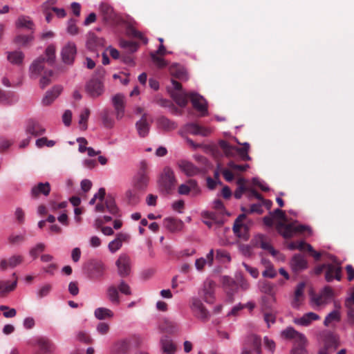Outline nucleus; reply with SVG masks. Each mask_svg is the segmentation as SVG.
<instances>
[{
    "label": "nucleus",
    "instance_id": "obj_1",
    "mask_svg": "<svg viewBox=\"0 0 354 354\" xmlns=\"http://www.w3.org/2000/svg\"><path fill=\"white\" fill-rule=\"evenodd\" d=\"M46 57L41 56L35 60L30 67V71L32 75L37 76L42 75L39 81L40 87L44 89L51 82V77L53 75L52 69L46 68V64L52 66L55 59V46L53 44L49 45L45 50Z\"/></svg>",
    "mask_w": 354,
    "mask_h": 354
},
{
    "label": "nucleus",
    "instance_id": "obj_2",
    "mask_svg": "<svg viewBox=\"0 0 354 354\" xmlns=\"http://www.w3.org/2000/svg\"><path fill=\"white\" fill-rule=\"evenodd\" d=\"M106 192L104 188H100L98 192L96 193L93 197L90 200L89 204L93 205L95 204L96 200H99L95 207L97 212H108L111 214L115 216L118 213V208L115 204V199L111 195L105 197Z\"/></svg>",
    "mask_w": 354,
    "mask_h": 354
},
{
    "label": "nucleus",
    "instance_id": "obj_3",
    "mask_svg": "<svg viewBox=\"0 0 354 354\" xmlns=\"http://www.w3.org/2000/svg\"><path fill=\"white\" fill-rule=\"evenodd\" d=\"M158 183L162 192L167 194H170L177 183L173 169L169 167H165L159 176Z\"/></svg>",
    "mask_w": 354,
    "mask_h": 354
},
{
    "label": "nucleus",
    "instance_id": "obj_4",
    "mask_svg": "<svg viewBox=\"0 0 354 354\" xmlns=\"http://www.w3.org/2000/svg\"><path fill=\"white\" fill-rule=\"evenodd\" d=\"M276 229L277 232L286 239L292 237L295 233L310 232V228L308 226L297 224L296 222L289 224H286L283 222H278L276 225Z\"/></svg>",
    "mask_w": 354,
    "mask_h": 354
},
{
    "label": "nucleus",
    "instance_id": "obj_5",
    "mask_svg": "<svg viewBox=\"0 0 354 354\" xmlns=\"http://www.w3.org/2000/svg\"><path fill=\"white\" fill-rule=\"evenodd\" d=\"M242 145V147L239 148L232 147L226 141L222 140L220 142V147L227 156H233L236 153L240 156L242 160L249 161L251 160V157L248 155L250 145L248 142H244Z\"/></svg>",
    "mask_w": 354,
    "mask_h": 354
},
{
    "label": "nucleus",
    "instance_id": "obj_6",
    "mask_svg": "<svg viewBox=\"0 0 354 354\" xmlns=\"http://www.w3.org/2000/svg\"><path fill=\"white\" fill-rule=\"evenodd\" d=\"M104 91V82L98 77H92L86 83L85 92L92 99L100 97Z\"/></svg>",
    "mask_w": 354,
    "mask_h": 354
},
{
    "label": "nucleus",
    "instance_id": "obj_7",
    "mask_svg": "<svg viewBox=\"0 0 354 354\" xmlns=\"http://www.w3.org/2000/svg\"><path fill=\"white\" fill-rule=\"evenodd\" d=\"M147 167L146 162L142 161L140 170L133 178V188L138 192H145L148 186L149 178L147 173Z\"/></svg>",
    "mask_w": 354,
    "mask_h": 354
},
{
    "label": "nucleus",
    "instance_id": "obj_8",
    "mask_svg": "<svg viewBox=\"0 0 354 354\" xmlns=\"http://www.w3.org/2000/svg\"><path fill=\"white\" fill-rule=\"evenodd\" d=\"M261 354V339L256 335H250L245 339L242 348L241 354Z\"/></svg>",
    "mask_w": 354,
    "mask_h": 354
},
{
    "label": "nucleus",
    "instance_id": "obj_9",
    "mask_svg": "<svg viewBox=\"0 0 354 354\" xmlns=\"http://www.w3.org/2000/svg\"><path fill=\"white\" fill-rule=\"evenodd\" d=\"M118 274L121 277H128L131 270V259L126 254H121L115 261Z\"/></svg>",
    "mask_w": 354,
    "mask_h": 354
},
{
    "label": "nucleus",
    "instance_id": "obj_10",
    "mask_svg": "<svg viewBox=\"0 0 354 354\" xmlns=\"http://www.w3.org/2000/svg\"><path fill=\"white\" fill-rule=\"evenodd\" d=\"M334 263H327L325 271V279L328 282L333 279L340 281L342 279V267L339 263L336 262V259L333 258Z\"/></svg>",
    "mask_w": 354,
    "mask_h": 354
},
{
    "label": "nucleus",
    "instance_id": "obj_11",
    "mask_svg": "<svg viewBox=\"0 0 354 354\" xmlns=\"http://www.w3.org/2000/svg\"><path fill=\"white\" fill-rule=\"evenodd\" d=\"M100 13L105 21L111 24H117L120 21L119 15L113 8L106 3H102L100 6Z\"/></svg>",
    "mask_w": 354,
    "mask_h": 354
},
{
    "label": "nucleus",
    "instance_id": "obj_12",
    "mask_svg": "<svg viewBox=\"0 0 354 354\" xmlns=\"http://www.w3.org/2000/svg\"><path fill=\"white\" fill-rule=\"evenodd\" d=\"M77 54V48L73 42H68L63 46L61 55L64 64L72 65Z\"/></svg>",
    "mask_w": 354,
    "mask_h": 354
},
{
    "label": "nucleus",
    "instance_id": "obj_13",
    "mask_svg": "<svg viewBox=\"0 0 354 354\" xmlns=\"http://www.w3.org/2000/svg\"><path fill=\"white\" fill-rule=\"evenodd\" d=\"M245 214H240L234 221L233 225V232L236 236L243 240H248L249 239L248 228L242 223L245 219Z\"/></svg>",
    "mask_w": 354,
    "mask_h": 354
},
{
    "label": "nucleus",
    "instance_id": "obj_14",
    "mask_svg": "<svg viewBox=\"0 0 354 354\" xmlns=\"http://www.w3.org/2000/svg\"><path fill=\"white\" fill-rule=\"evenodd\" d=\"M190 306L192 311L198 319L203 321H205L208 319L209 315V312L199 299L192 298Z\"/></svg>",
    "mask_w": 354,
    "mask_h": 354
},
{
    "label": "nucleus",
    "instance_id": "obj_15",
    "mask_svg": "<svg viewBox=\"0 0 354 354\" xmlns=\"http://www.w3.org/2000/svg\"><path fill=\"white\" fill-rule=\"evenodd\" d=\"M190 306L192 311L198 319L203 321H205L208 319L209 315V312L199 299L192 298Z\"/></svg>",
    "mask_w": 354,
    "mask_h": 354
},
{
    "label": "nucleus",
    "instance_id": "obj_16",
    "mask_svg": "<svg viewBox=\"0 0 354 354\" xmlns=\"http://www.w3.org/2000/svg\"><path fill=\"white\" fill-rule=\"evenodd\" d=\"M189 99L195 109L205 115L207 113V102L204 97L196 93H189Z\"/></svg>",
    "mask_w": 354,
    "mask_h": 354
},
{
    "label": "nucleus",
    "instance_id": "obj_17",
    "mask_svg": "<svg viewBox=\"0 0 354 354\" xmlns=\"http://www.w3.org/2000/svg\"><path fill=\"white\" fill-rule=\"evenodd\" d=\"M281 335L286 339H293L297 344L296 346H305L306 342V337L292 327L287 328L283 330Z\"/></svg>",
    "mask_w": 354,
    "mask_h": 354
},
{
    "label": "nucleus",
    "instance_id": "obj_18",
    "mask_svg": "<svg viewBox=\"0 0 354 354\" xmlns=\"http://www.w3.org/2000/svg\"><path fill=\"white\" fill-rule=\"evenodd\" d=\"M112 104L115 111L117 120H121L124 115V96L121 93H117L112 97Z\"/></svg>",
    "mask_w": 354,
    "mask_h": 354
},
{
    "label": "nucleus",
    "instance_id": "obj_19",
    "mask_svg": "<svg viewBox=\"0 0 354 354\" xmlns=\"http://www.w3.org/2000/svg\"><path fill=\"white\" fill-rule=\"evenodd\" d=\"M200 192L198 183L194 179L187 180L185 183L181 184L178 189V192L180 195H188L190 192H192L194 195H197Z\"/></svg>",
    "mask_w": 354,
    "mask_h": 354
},
{
    "label": "nucleus",
    "instance_id": "obj_20",
    "mask_svg": "<svg viewBox=\"0 0 354 354\" xmlns=\"http://www.w3.org/2000/svg\"><path fill=\"white\" fill-rule=\"evenodd\" d=\"M50 192V185L49 183H39L32 187L30 194L32 198H38L41 195L48 196Z\"/></svg>",
    "mask_w": 354,
    "mask_h": 354
},
{
    "label": "nucleus",
    "instance_id": "obj_21",
    "mask_svg": "<svg viewBox=\"0 0 354 354\" xmlns=\"http://www.w3.org/2000/svg\"><path fill=\"white\" fill-rule=\"evenodd\" d=\"M179 169L187 176H193L197 175L200 172V169L193 163L185 160H180L177 162Z\"/></svg>",
    "mask_w": 354,
    "mask_h": 354
},
{
    "label": "nucleus",
    "instance_id": "obj_22",
    "mask_svg": "<svg viewBox=\"0 0 354 354\" xmlns=\"http://www.w3.org/2000/svg\"><path fill=\"white\" fill-rule=\"evenodd\" d=\"M104 264L100 261H94L91 264L90 275L93 279H100L105 272Z\"/></svg>",
    "mask_w": 354,
    "mask_h": 354
},
{
    "label": "nucleus",
    "instance_id": "obj_23",
    "mask_svg": "<svg viewBox=\"0 0 354 354\" xmlns=\"http://www.w3.org/2000/svg\"><path fill=\"white\" fill-rule=\"evenodd\" d=\"M290 266L295 272H299L307 268V261L304 257L300 254H295L291 261Z\"/></svg>",
    "mask_w": 354,
    "mask_h": 354
},
{
    "label": "nucleus",
    "instance_id": "obj_24",
    "mask_svg": "<svg viewBox=\"0 0 354 354\" xmlns=\"http://www.w3.org/2000/svg\"><path fill=\"white\" fill-rule=\"evenodd\" d=\"M62 87L57 85L53 87L50 91H48L44 96L41 103L44 106L50 105L62 93Z\"/></svg>",
    "mask_w": 354,
    "mask_h": 354
},
{
    "label": "nucleus",
    "instance_id": "obj_25",
    "mask_svg": "<svg viewBox=\"0 0 354 354\" xmlns=\"http://www.w3.org/2000/svg\"><path fill=\"white\" fill-rule=\"evenodd\" d=\"M255 245L261 248L268 250L272 255L275 256L277 252L273 248L268 241V237L263 234H258L255 239Z\"/></svg>",
    "mask_w": 354,
    "mask_h": 354
},
{
    "label": "nucleus",
    "instance_id": "obj_26",
    "mask_svg": "<svg viewBox=\"0 0 354 354\" xmlns=\"http://www.w3.org/2000/svg\"><path fill=\"white\" fill-rule=\"evenodd\" d=\"M26 132L28 134L38 136L44 133L45 129L43 128L37 122L33 120H29L26 125Z\"/></svg>",
    "mask_w": 354,
    "mask_h": 354
},
{
    "label": "nucleus",
    "instance_id": "obj_27",
    "mask_svg": "<svg viewBox=\"0 0 354 354\" xmlns=\"http://www.w3.org/2000/svg\"><path fill=\"white\" fill-rule=\"evenodd\" d=\"M165 227L171 232H179L183 229L182 221L174 218H166L163 221Z\"/></svg>",
    "mask_w": 354,
    "mask_h": 354
},
{
    "label": "nucleus",
    "instance_id": "obj_28",
    "mask_svg": "<svg viewBox=\"0 0 354 354\" xmlns=\"http://www.w3.org/2000/svg\"><path fill=\"white\" fill-rule=\"evenodd\" d=\"M15 26L17 28L31 30L32 32H33L35 28V24L30 17L24 15H21L18 17L15 21Z\"/></svg>",
    "mask_w": 354,
    "mask_h": 354
},
{
    "label": "nucleus",
    "instance_id": "obj_29",
    "mask_svg": "<svg viewBox=\"0 0 354 354\" xmlns=\"http://www.w3.org/2000/svg\"><path fill=\"white\" fill-rule=\"evenodd\" d=\"M23 261V257L21 255H14L8 259H2L0 262V269L6 270L8 267L15 268Z\"/></svg>",
    "mask_w": 354,
    "mask_h": 354
},
{
    "label": "nucleus",
    "instance_id": "obj_30",
    "mask_svg": "<svg viewBox=\"0 0 354 354\" xmlns=\"http://www.w3.org/2000/svg\"><path fill=\"white\" fill-rule=\"evenodd\" d=\"M160 345L163 354H174L176 351V345L167 335L160 339Z\"/></svg>",
    "mask_w": 354,
    "mask_h": 354
},
{
    "label": "nucleus",
    "instance_id": "obj_31",
    "mask_svg": "<svg viewBox=\"0 0 354 354\" xmlns=\"http://www.w3.org/2000/svg\"><path fill=\"white\" fill-rule=\"evenodd\" d=\"M171 95L176 103L180 107H185L188 102L189 93L185 91H172Z\"/></svg>",
    "mask_w": 354,
    "mask_h": 354
},
{
    "label": "nucleus",
    "instance_id": "obj_32",
    "mask_svg": "<svg viewBox=\"0 0 354 354\" xmlns=\"http://www.w3.org/2000/svg\"><path fill=\"white\" fill-rule=\"evenodd\" d=\"M214 251L213 249H212L207 254L206 259L203 257L197 259L195 261L196 268L199 271H202L206 264H208L209 266H212L214 261Z\"/></svg>",
    "mask_w": 354,
    "mask_h": 354
},
{
    "label": "nucleus",
    "instance_id": "obj_33",
    "mask_svg": "<svg viewBox=\"0 0 354 354\" xmlns=\"http://www.w3.org/2000/svg\"><path fill=\"white\" fill-rule=\"evenodd\" d=\"M159 328L162 332L170 334H173L178 330L177 323L168 319H163L160 324Z\"/></svg>",
    "mask_w": 354,
    "mask_h": 354
},
{
    "label": "nucleus",
    "instance_id": "obj_34",
    "mask_svg": "<svg viewBox=\"0 0 354 354\" xmlns=\"http://www.w3.org/2000/svg\"><path fill=\"white\" fill-rule=\"evenodd\" d=\"M157 125L158 128L166 131H170L177 128V124L175 122L170 120L165 116H161L157 120Z\"/></svg>",
    "mask_w": 354,
    "mask_h": 354
},
{
    "label": "nucleus",
    "instance_id": "obj_35",
    "mask_svg": "<svg viewBox=\"0 0 354 354\" xmlns=\"http://www.w3.org/2000/svg\"><path fill=\"white\" fill-rule=\"evenodd\" d=\"M333 291L330 286H326L320 292L319 295L315 298V302L317 305H321L327 302L333 297Z\"/></svg>",
    "mask_w": 354,
    "mask_h": 354
},
{
    "label": "nucleus",
    "instance_id": "obj_36",
    "mask_svg": "<svg viewBox=\"0 0 354 354\" xmlns=\"http://www.w3.org/2000/svg\"><path fill=\"white\" fill-rule=\"evenodd\" d=\"M187 130L191 134L201 135L203 136H207L211 133V131L209 129L203 127L195 123L187 124Z\"/></svg>",
    "mask_w": 354,
    "mask_h": 354
},
{
    "label": "nucleus",
    "instance_id": "obj_37",
    "mask_svg": "<svg viewBox=\"0 0 354 354\" xmlns=\"http://www.w3.org/2000/svg\"><path fill=\"white\" fill-rule=\"evenodd\" d=\"M320 317L313 312L304 314L301 317L295 320V323L301 326H307L313 321L319 320Z\"/></svg>",
    "mask_w": 354,
    "mask_h": 354
},
{
    "label": "nucleus",
    "instance_id": "obj_38",
    "mask_svg": "<svg viewBox=\"0 0 354 354\" xmlns=\"http://www.w3.org/2000/svg\"><path fill=\"white\" fill-rule=\"evenodd\" d=\"M136 126L140 137L143 138L147 136L149 131V124L145 115L136 122Z\"/></svg>",
    "mask_w": 354,
    "mask_h": 354
},
{
    "label": "nucleus",
    "instance_id": "obj_39",
    "mask_svg": "<svg viewBox=\"0 0 354 354\" xmlns=\"http://www.w3.org/2000/svg\"><path fill=\"white\" fill-rule=\"evenodd\" d=\"M7 54V59L11 64L19 66L23 63L24 54L21 51L15 50Z\"/></svg>",
    "mask_w": 354,
    "mask_h": 354
},
{
    "label": "nucleus",
    "instance_id": "obj_40",
    "mask_svg": "<svg viewBox=\"0 0 354 354\" xmlns=\"http://www.w3.org/2000/svg\"><path fill=\"white\" fill-rule=\"evenodd\" d=\"M304 288V283H299L297 285L295 291L293 300L292 301V306L294 308H298L299 306L300 302L303 298Z\"/></svg>",
    "mask_w": 354,
    "mask_h": 354
},
{
    "label": "nucleus",
    "instance_id": "obj_41",
    "mask_svg": "<svg viewBox=\"0 0 354 354\" xmlns=\"http://www.w3.org/2000/svg\"><path fill=\"white\" fill-rule=\"evenodd\" d=\"M106 295L109 300L114 305H119L120 303L118 290L116 286H110L106 290Z\"/></svg>",
    "mask_w": 354,
    "mask_h": 354
},
{
    "label": "nucleus",
    "instance_id": "obj_42",
    "mask_svg": "<svg viewBox=\"0 0 354 354\" xmlns=\"http://www.w3.org/2000/svg\"><path fill=\"white\" fill-rule=\"evenodd\" d=\"M171 75L178 79H183L186 77V71L183 66L178 64H173L169 66Z\"/></svg>",
    "mask_w": 354,
    "mask_h": 354
},
{
    "label": "nucleus",
    "instance_id": "obj_43",
    "mask_svg": "<svg viewBox=\"0 0 354 354\" xmlns=\"http://www.w3.org/2000/svg\"><path fill=\"white\" fill-rule=\"evenodd\" d=\"M126 33L128 36L132 37L134 38H137L142 41L144 44H147L148 39L140 31L136 30L131 25L127 26L126 28Z\"/></svg>",
    "mask_w": 354,
    "mask_h": 354
},
{
    "label": "nucleus",
    "instance_id": "obj_44",
    "mask_svg": "<svg viewBox=\"0 0 354 354\" xmlns=\"http://www.w3.org/2000/svg\"><path fill=\"white\" fill-rule=\"evenodd\" d=\"M214 283L210 281L203 289V299L207 303L212 304L214 301Z\"/></svg>",
    "mask_w": 354,
    "mask_h": 354
},
{
    "label": "nucleus",
    "instance_id": "obj_45",
    "mask_svg": "<svg viewBox=\"0 0 354 354\" xmlns=\"http://www.w3.org/2000/svg\"><path fill=\"white\" fill-rule=\"evenodd\" d=\"M17 286V280L13 282L9 281L0 282V297L6 296L8 292L15 289Z\"/></svg>",
    "mask_w": 354,
    "mask_h": 354
},
{
    "label": "nucleus",
    "instance_id": "obj_46",
    "mask_svg": "<svg viewBox=\"0 0 354 354\" xmlns=\"http://www.w3.org/2000/svg\"><path fill=\"white\" fill-rule=\"evenodd\" d=\"M223 283L225 290L228 294L232 295L238 289V284L230 277H224Z\"/></svg>",
    "mask_w": 354,
    "mask_h": 354
},
{
    "label": "nucleus",
    "instance_id": "obj_47",
    "mask_svg": "<svg viewBox=\"0 0 354 354\" xmlns=\"http://www.w3.org/2000/svg\"><path fill=\"white\" fill-rule=\"evenodd\" d=\"M34 39V37L32 34L25 35H18L15 37L14 39V42L15 44L19 46L26 47L28 46V44L32 41Z\"/></svg>",
    "mask_w": 354,
    "mask_h": 354
},
{
    "label": "nucleus",
    "instance_id": "obj_48",
    "mask_svg": "<svg viewBox=\"0 0 354 354\" xmlns=\"http://www.w3.org/2000/svg\"><path fill=\"white\" fill-rule=\"evenodd\" d=\"M94 314L95 317L100 320L113 316V313L106 308H97L95 310Z\"/></svg>",
    "mask_w": 354,
    "mask_h": 354
},
{
    "label": "nucleus",
    "instance_id": "obj_49",
    "mask_svg": "<svg viewBox=\"0 0 354 354\" xmlns=\"http://www.w3.org/2000/svg\"><path fill=\"white\" fill-rule=\"evenodd\" d=\"M104 40L95 36H92L87 41V46L89 49L94 50L97 47L104 46Z\"/></svg>",
    "mask_w": 354,
    "mask_h": 354
},
{
    "label": "nucleus",
    "instance_id": "obj_50",
    "mask_svg": "<svg viewBox=\"0 0 354 354\" xmlns=\"http://www.w3.org/2000/svg\"><path fill=\"white\" fill-rule=\"evenodd\" d=\"M120 45L121 48L126 49L130 53H133L136 52L138 50V46H139L136 42L127 41V40H124V39L120 40Z\"/></svg>",
    "mask_w": 354,
    "mask_h": 354
},
{
    "label": "nucleus",
    "instance_id": "obj_51",
    "mask_svg": "<svg viewBox=\"0 0 354 354\" xmlns=\"http://www.w3.org/2000/svg\"><path fill=\"white\" fill-rule=\"evenodd\" d=\"M102 120L104 126L106 128H112L114 125V120L110 116L109 111L104 109L101 113Z\"/></svg>",
    "mask_w": 354,
    "mask_h": 354
},
{
    "label": "nucleus",
    "instance_id": "obj_52",
    "mask_svg": "<svg viewBox=\"0 0 354 354\" xmlns=\"http://www.w3.org/2000/svg\"><path fill=\"white\" fill-rule=\"evenodd\" d=\"M341 319L340 313L337 310H333L325 318L324 324L328 326L333 322H339Z\"/></svg>",
    "mask_w": 354,
    "mask_h": 354
},
{
    "label": "nucleus",
    "instance_id": "obj_53",
    "mask_svg": "<svg viewBox=\"0 0 354 354\" xmlns=\"http://www.w3.org/2000/svg\"><path fill=\"white\" fill-rule=\"evenodd\" d=\"M227 167L232 171H234V172H236V173H239V172H243L245 171H246L249 167V165L248 164H245V165H238L236 164L234 161L233 160H230L228 163H227Z\"/></svg>",
    "mask_w": 354,
    "mask_h": 354
},
{
    "label": "nucleus",
    "instance_id": "obj_54",
    "mask_svg": "<svg viewBox=\"0 0 354 354\" xmlns=\"http://www.w3.org/2000/svg\"><path fill=\"white\" fill-rule=\"evenodd\" d=\"M90 113L91 111L88 108H85L80 113L79 124L81 125L84 130L87 129V121Z\"/></svg>",
    "mask_w": 354,
    "mask_h": 354
},
{
    "label": "nucleus",
    "instance_id": "obj_55",
    "mask_svg": "<svg viewBox=\"0 0 354 354\" xmlns=\"http://www.w3.org/2000/svg\"><path fill=\"white\" fill-rule=\"evenodd\" d=\"M138 190H136L134 188L133 189L129 190L127 192V197L128 198L129 203L135 205L137 204L140 201V196Z\"/></svg>",
    "mask_w": 354,
    "mask_h": 354
},
{
    "label": "nucleus",
    "instance_id": "obj_56",
    "mask_svg": "<svg viewBox=\"0 0 354 354\" xmlns=\"http://www.w3.org/2000/svg\"><path fill=\"white\" fill-rule=\"evenodd\" d=\"M324 345L329 350H335L338 346L337 339L333 335L328 336L324 340Z\"/></svg>",
    "mask_w": 354,
    "mask_h": 354
},
{
    "label": "nucleus",
    "instance_id": "obj_57",
    "mask_svg": "<svg viewBox=\"0 0 354 354\" xmlns=\"http://www.w3.org/2000/svg\"><path fill=\"white\" fill-rule=\"evenodd\" d=\"M117 288L118 290V292H120L124 295H131L132 294L131 287L124 280L120 281Z\"/></svg>",
    "mask_w": 354,
    "mask_h": 354
},
{
    "label": "nucleus",
    "instance_id": "obj_58",
    "mask_svg": "<svg viewBox=\"0 0 354 354\" xmlns=\"http://www.w3.org/2000/svg\"><path fill=\"white\" fill-rule=\"evenodd\" d=\"M45 245L44 243H38L36 245L35 247L32 248L30 250V255L34 259H37L39 254L40 252H42L44 251L45 250Z\"/></svg>",
    "mask_w": 354,
    "mask_h": 354
},
{
    "label": "nucleus",
    "instance_id": "obj_59",
    "mask_svg": "<svg viewBox=\"0 0 354 354\" xmlns=\"http://www.w3.org/2000/svg\"><path fill=\"white\" fill-rule=\"evenodd\" d=\"M216 258L221 261H230V256L227 252L223 250H217Z\"/></svg>",
    "mask_w": 354,
    "mask_h": 354
},
{
    "label": "nucleus",
    "instance_id": "obj_60",
    "mask_svg": "<svg viewBox=\"0 0 354 354\" xmlns=\"http://www.w3.org/2000/svg\"><path fill=\"white\" fill-rule=\"evenodd\" d=\"M55 142L53 140H49L46 137H43L41 138H39L36 140V145L38 147H42L44 146H47L49 147H52L55 145Z\"/></svg>",
    "mask_w": 354,
    "mask_h": 354
},
{
    "label": "nucleus",
    "instance_id": "obj_61",
    "mask_svg": "<svg viewBox=\"0 0 354 354\" xmlns=\"http://www.w3.org/2000/svg\"><path fill=\"white\" fill-rule=\"evenodd\" d=\"M151 57L153 62L159 68H164L167 65L166 61L163 58L156 55L155 53H151Z\"/></svg>",
    "mask_w": 354,
    "mask_h": 354
},
{
    "label": "nucleus",
    "instance_id": "obj_62",
    "mask_svg": "<svg viewBox=\"0 0 354 354\" xmlns=\"http://www.w3.org/2000/svg\"><path fill=\"white\" fill-rule=\"evenodd\" d=\"M26 240V237L24 235L19 234L15 235L11 234L8 238V241L12 245L18 244L24 242Z\"/></svg>",
    "mask_w": 354,
    "mask_h": 354
},
{
    "label": "nucleus",
    "instance_id": "obj_63",
    "mask_svg": "<svg viewBox=\"0 0 354 354\" xmlns=\"http://www.w3.org/2000/svg\"><path fill=\"white\" fill-rule=\"evenodd\" d=\"M52 289V286L50 284H45L37 292V296L39 298H43L47 296Z\"/></svg>",
    "mask_w": 354,
    "mask_h": 354
},
{
    "label": "nucleus",
    "instance_id": "obj_64",
    "mask_svg": "<svg viewBox=\"0 0 354 354\" xmlns=\"http://www.w3.org/2000/svg\"><path fill=\"white\" fill-rule=\"evenodd\" d=\"M122 245V243H120L116 239H115L109 243V250L111 252L114 253L120 249Z\"/></svg>",
    "mask_w": 354,
    "mask_h": 354
}]
</instances>
